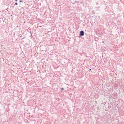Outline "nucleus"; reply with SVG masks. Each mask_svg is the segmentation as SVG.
Wrapping results in <instances>:
<instances>
[{"label":"nucleus","mask_w":124,"mask_h":124,"mask_svg":"<svg viewBox=\"0 0 124 124\" xmlns=\"http://www.w3.org/2000/svg\"><path fill=\"white\" fill-rule=\"evenodd\" d=\"M79 34H80V35H82V36L84 35V32H83V31H80Z\"/></svg>","instance_id":"obj_1"},{"label":"nucleus","mask_w":124,"mask_h":124,"mask_svg":"<svg viewBox=\"0 0 124 124\" xmlns=\"http://www.w3.org/2000/svg\"><path fill=\"white\" fill-rule=\"evenodd\" d=\"M18 5V3L17 2H16L15 3V5Z\"/></svg>","instance_id":"obj_2"},{"label":"nucleus","mask_w":124,"mask_h":124,"mask_svg":"<svg viewBox=\"0 0 124 124\" xmlns=\"http://www.w3.org/2000/svg\"><path fill=\"white\" fill-rule=\"evenodd\" d=\"M18 1V0H15V1Z\"/></svg>","instance_id":"obj_3"},{"label":"nucleus","mask_w":124,"mask_h":124,"mask_svg":"<svg viewBox=\"0 0 124 124\" xmlns=\"http://www.w3.org/2000/svg\"><path fill=\"white\" fill-rule=\"evenodd\" d=\"M19 1H20V2H22V0H20Z\"/></svg>","instance_id":"obj_4"},{"label":"nucleus","mask_w":124,"mask_h":124,"mask_svg":"<svg viewBox=\"0 0 124 124\" xmlns=\"http://www.w3.org/2000/svg\"><path fill=\"white\" fill-rule=\"evenodd\" d=\"M61 90H63V88H61Z\"/></svg>","instance_id":"obj_5"},{"label":"nucleus","mask_w":124,"mask_h":124,"mask_svg":"<svg viewBox=\"0 0 124 124\" xmlns=\"http://www.w3.org/2000/svg\"><path fill=\"white\" fill-rule=\"evenodd\" d=\"M90 70H92V69H90Z\"/></svg>","instance_id":"obj_6"}]
</instances>
